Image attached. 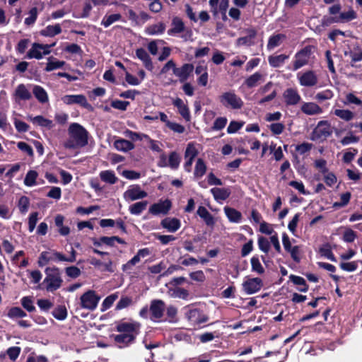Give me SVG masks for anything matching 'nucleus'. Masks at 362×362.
Masks as SVG:
<instances>
[{"label": "nucleus", "instance_id": "obj_4", "mask_svg": "<svg viewBox=\"0 0 362 362\" xmlns=\"http://www.w3.org/2000/svg\"><path fill=\"white\" fill-rule=\"evenodd\" d=\"M46 276L43 281L45 289L48 292H54L59 289L63 283L60 270L58 267H47L45 270Z\"/></svg>", "mask_w": 362, "mask_h": 362}, {"label": "nucleus", "instance_id": "obj_58", "mask_svg": "<svg viewBox=\"0 0 362 362\" xmlns=\"http://www.w3.org/2000/svg\"><path fill=\"white\" fill-rule=\"evenodd\" d=\"M66 274L72 279L78 278L81 274V269L76 266H70L65 268Z\"/></svg>", "mask_w": 362, "mask_h": 362}, {"label": "nucleus", "instance_id": "obj_62", "mask_svg": "<svg viewBox=\"0 0 362 362\" xmlns=\"http://www.w3.org/2000/svg\"><path fill=\"white\" fill-rule=\"evenodd\" d=\"M21 351V347L11 346L7 349L6 354L11 361H15L17 359V358L19 356Z\"/></svg>", "mask_w": 362, "mask_h": 362}, {"label": "nucleus", "instance_id": "obj_8", "mask_svg": "<svg viewBox=\"0 0 362 362\" xmlns=\"http://www.w3.org/2000/svg\"><path fill=\"white\" fill-rule=\"evenodd\" d=\"M185 315L187 320L194 326L199 327L209 320L208 315L203 310L196 308H189Z\"/></svg>", "mask_w": 362, "mask_h": 362}, {"label": "nucleus", "instance_id": "obj_22", "mask_svg": "<svg viewBox=\"0 0 362 362\" xmlns=\"http://www.w3.org/2000/svg\"><path fill=\"white\" fill-rule=\"evenodd\" d=\"M173 104L177 108L179 114L187 122H189L191 119L189 109L187 105L184 104L182 100L180 98H177L173 100Z\"/></svg>", "mask_w": 362, "mask_h": 362}, {"label": "nucleus", "instance_id": "obj_16", "mask_svg": "<svg viewBox=\"0 0 362 362\" xmlns=\"http://www.w3.org/2000/svg\"><path fill=\"white\" fill-rule=\"evenodd\" d=\"M284 103L287 106L296 105L301 100V97L296 88H288L283 93Z\"/></svg>", "mask_w": 362, "mask_h": 362}, {"label": "nucleus", "instance_id": "obj_23", "mask_svg": "<svg viewBox=\"0 0 362 362\" xmlns=\"http://www.w3.org/2000/svg\"><path fill=\"white\" fill-rule=\"evenodd\" d=\"M136 56L142 61L145 68L149 71L153 69V62L145 49L141 47L136 49Z\"/></svg>", "mask_w": 362, "mask_h": 362}, {"label": "nucleus", "instance_id": "obj_6", "mask_svg": "<svg viewBox=\"0 0 362 362\" xmlns=\"http://www.w3.org/2000/svg\"><path fill=\"white\" fill-rule=\"evenodd\" d=\"M219 101L224 107L234 110L240 109L244 105L243 100L232 91L223 93L219 97Z\"/></svg>", "mask_w": 362, "mask_h": 362}, {"label": "nucleus", "instance_id": "obj_3", "mask_svg": "<svg viewBox=\"0 0 362 362\" xmlns=\"http://www.w3.org/2000/svg\"><path fill=\"white\" fill-rule=\"evenodd\" d=\"M341 6L339 4H334L329 8V13L332 16H325L322 18V25H329L332 23H340L349 22L357 18L356 13L353 10L350 9L346 12H340Z\"/></svg>", "mask_w": 362, "mask_h": 362}, {"label": "nucleus", "instance_id": "obj_7", "mask_svg": "<svg viewBox=\"0 0 362 362\" xmlns=\"http://www.w3.org/2000/svg\"><path fill=\"white\" fill-rule=\"evenodd\" d=\"M313 47L307 45L296 52L295 60L293 64V69L296 71L305 65L308 64L310 55L312 54Z\"/></svg>", "mask_w": 362, "mask_h": 362}, {"label": "nucleus", "instance_id": "obj_26", "mask_svg": "<svg viewBox=\"0 0 362 362\" xmlns=\"http://www.w3.org/2000/svg\"><path fill=\"white\" fill-rule=\"evenodd\" d=\"M198 216L202 218L208 226H214L215 220L214 216L209 212L206 207L199 206L197 211Z\"/></svg>", "mask_w": 362, "mask_h": 362}, {"label": "nucleus", "instance_id": "obj_39", "mask_svg": "<svg viewBox=\"0 0 362 362\" xmlns=\"http://www.w3.org/2000/svg\"><path fill=\"white\" fill-rule=\"evenodd\" d=\"M168 166L173 170H177L181 162V157L176 151H172L168 156Z\"/></svg>", "mask_w": 362, "mask_h": 362}, {"label": "nucleus", "instance_id": "obj_25", "mask_svg": "<svg viewBox=\"0 0 362 362\" xmlns=\"http://www.w3.org/2000/svg\"><path fill=\"white\" fill-rule=\"evenodd\" d=\"M172 26L173 28L168 30V34L169 35H175L178 33H181L185 30V23L182 20L175 16L172 20Z\"/></svg>", "mask_w": 362, "mask_h": 362}, {"label": "nucleus", "instance_id": "obj_41", "mask_svg": "<svg viewBox=\"0 0 362 362\" xmlns=\"http://www.w3.org/2000/svg\"><path fill=\"white\" fill-rule=\"evenodd\" d=\"M54 318L58 320H64L67 317V310L65 305H57L52 312Z\"/></svg>", "mask_w": 362, "mask_h": 362}, {"label": "nucleus", "instance_id": "obj_33", "mask_svg": "<svg viewBox=\"0 0 362 362\" xmlns=\"http://www.w3.org/2000/svg\"><path fill=\"white\" fill-rule=\"evenodd\" d=\"M288 58V56L284 54L279 55H271L268 57V62L272 67L278 68L283 65Z\"/></svg>", "mask_w": 362, "mask_h": 362}, {"label": "nucleus", "instance_id": "obj_28", "mask_svg": "<svg viewBox=\"0 0 362 362\" xmlns=\"http://www.w3.org/2000/svg\"><path fill=\"white\" fill-rule=\"evenodd\" d=\"M114 146L117 150L123 152H127L134 148V144L132 141L122 138L115 141Z\"/></svg>", "mask_w": 362, "mask_h": 362}, {"label": "nucleus", "instance_id": "obj_47", "mask_svg": "<svg viewBox=\"0 0 362 362\" xmlns=\"http://www.w3.org/2000/svg\"><path fill=\"white\" fill-rule=\"evenodd\" d=\"M345 55H349L351 59V64L352 66H354V63L362 60V49L359 47H357L353 50H351L349 53L346 52Z\"/></svg>", "mask_w": 362, "mask_h": 362}, {"label": "nucleus", "instance_id": "obj_36", "mask_svg": "<svg viewBox=\"0 0 362 362\" xmlns=\"http://www.w3.org/2000/svg\"><path fill=\"white\" fill-rule=\"evenodd\" d=\"M263 76L261 73L257 71L255 74H252L249 77H247L245 81L244 84L248 88H252L257 86L259 81L262 80Z\"/></svg>", "mask_w": 362, "mask_h": 362}, {"label": "nucleus", "instance_id": "obj_13", "mask_svg": "<svg viewBox=\"0 0 362 362\" xmlns=\"http://www.w3.org/2000/svg\"><path fill=\"white\" fill-rule=\"evenodd\" d=\"M242 286L243 291L247 294L251 295L260 291L263 286V281L258 277L248 278L243 281Z\"/></svg>", "mask_w": 362, "mask_h": 362}, {"label": "nucleus", "instance_id": "obj_29", "mask_svg": "<svg viewBox=\"0 0 362 362\" xmlns=\"http://www.w3.org/2000/svg\"><path fill=\"white\" fill-rule=\"evenodd\" d=\"M289 279L293 284L299 286V287L297 288L298 291L305 293L308 291L309 286L303 277L291 274L289 276Z\"/></svg>", "mask_w": 362, "mask_h": 362}, {"label": "nucleus", "instance_id": "obj_56", "mask_svg": "<svg viewBox=\"0 0 362 362\" xmlns=\"http://www.w3.org/2000/svg\"><path fill=\"white\" fill-rule=\"evenodd\" d=\"M21 305L28 312L32 313L35 310V307L30 297L25 296L21 298Z\"/></svg>", "mask_w": 362, "mask_h": 362}, {"label": "nucleus", "instance_id": "obj_51", "mask_svg": "<svg viewBox=\"0 0 362 362\" xmlns=\"http://www.w3.org/2000/svg\"><path fill=\"white\" fill-rule=\"evenodd\" d=\"M321 255L332 262H337V259L333 254L331 247L329 244L325 245L323 247L320 248Z\"/></svg>", "mask_w": 362, "mask_h": 362}, {"label": "nucleus", "instance_id": "obj_60", "mask_svg": "<svg viewBox=\"0 0 362 362\" xmlns=\"http://www.w3.org/2000/svg\"><path fill=\"white\" fill-rule=\"evenodd\" d=\"M227 122L228 119L225 117H217L214 122L212 129L216 131L223 129L226 127Z\"/></svg>", "mask_w": 362, "mask_h": 362}, {"label": "nucleus", "instance_id": "obj_9", "mask_svg": "<svg viewBox=\"0 0 362 362\" xmlns=\"http://www.w3.org/2000/svg\"><path fill=\"white\" fill-rule=\"evenodd\" d=\"M165 309V304L163 300L159 299L151 300L149 307L151 320L153 322H160V319L163 316Z\"/></svg>", "mask_w": 362, "mask_h": 362}, {"label": "nucleus", "instance_id": "obj_48", "mask_svg": "<svg viewBox=\"0 0 362 362\" xmlns=\"http://www.w3.org/2000/svg\"><path fill=\"white\" fill-rule=\"evenodd\" d=\"M286 35L284 34H276L272 35L268 40L267 48L272 49L280 45V42L282 39H284Z\"/></svg>", "mask_w": 362, "mask_h": 362}, {"label": "nucleus", "instance_id": "obj_44", "mask_svg": "<svg viewBox=\"0 0 362 362\" xmlns=\"http://www.w3.org/2000/svg\"><path fill=\"white\" fill-rule=\"evenodd\" d=\"M250 263L252 272H255L258 274H262L264 273V268L260 263V261L257 256H253L250 259Z\"/></svg>", "mask_w": 362, "mask_h": 362}, {"label": "nucleus", "instance_id": "obj_43", "mask_svg": "<svg viewBox=\"0 0 362 362\" xmlns=\"http://www.w3.org/2000/svg\"><path fill=\"white\" fill-rule=\"evenodd\" d=\"M206 165L202 158H199L196 162L194 175L195 177H201L206 172Z\"/></svg>", "mask_w": 362, "mask_h": 362}, {"label": "nucleus", "instance_id": "obj_50", "mask_svg": "<svg viewBox=\"0 0 362 362\" xmlns=\"http://www.w3.org/2000/svg\"><path fill=\"white\" fill-rule=\"evenodd\" d=\"M199 151L196 148L194 144L192 142L189 143L187 146L185 152V158L189 159H194L198 155Z\"/></svg>", "mask_w": 362, "mask_h": 362}, {"label": "nucleus", "instance_id": "obj_30", "mask_svg": "<svg viewBox=\"0 0 362 362\" xmlns=\"http://www.w3.org/2000/svg\"><path fill=\"white\" fill-rule=\"evenodd\" d=\"M100 180L107 184L114 185L118 181V177L113 170H103L99 174Z\"/></svg>", "mask_w": 362, "mask_h": 362}, {"label": "nucleus", "instance_id": "obj_11", "mask_svg": "<svg viewBox=\"0 0 362 362\" xmlns=\"http://www.w3.org/2000/svg\"><path fill=\"white\" fill-rule=\"evenodd\" d=\"M332 134L330 124L327 120H320L312 133V139H320L322 136L327 138Z\"/></svg>", "mask_w": 362, "mask_h": 362}, {"label": "nucleus", "instance_id": "obj_63", "mask_svg": "<svg viewBox=\"0 0 362 362\" xmlns=\"http://www.w3.org/2000/svg\"><path fill=\"white\" fill-rule=\"evenodd\" d=\"M269 127L274 135H279L284 132L285 125L283 123L277 122L271 124Z\"/></svg>", "mask_w": 362, "mask_h": 362}, {"label": "nucleus", "instance_id": "obj_19", "mask_svg": "<svg viewBox=\"0 0 362 362\" xmlns=\"http://www.w3.org/2000/svg\"><path fill=\"white\" fill-rule=\"evenodd\" d=\"M194 69V67L192 64L186 63L180 68H175L174 74L177 76L180 81L182 83L189 78Z\"/></svg>", "mask_w": 362, "mask_h": 362}, {"label": "nucleus", "instance_id": "obj_45", "mask_svg": "<svg viewBox=\"0 0 362 362\" xmlns=\"http://www.w3.org/2000/svg\"><path fill=\"white\" fill-rule=\"evenodd\" d=\"M121 18L122 15L120 13H114L109 16L105 15L101 21V25L105 28H107L113 23L119 21Z\"/></svg>", "mask_w": 362, "mask_h": 362}, {"label": "nucleus", "instance_id": "obj_46", "mask_svg": "<svg viewBox=\"0 0 362 362\" xmlns=\"http://www.w3.org/2000/svg\"><path fill=\"white\" fill-rule=\"evenodd\" d=\"M32 121L34 124H37L40 127H47L48 129H51L54 126L52 120L45 118L42 115L35 116L33 117Z\"/></svg>", "mask_w": 362, "mask_h": 362}, {"label": "nucleus", "instance_id": "obj_64", "mask_svg": "<svg viewBox=\"0 0 362 362\" xmlns=\"http://www.w3.org/2000/svg\"><path fill=\"white\" fill-rule=\"evenodd\" d=\"M356 237V233L352 229L348 228L343 234V240L346 243H353Z\"/></svg>", "mask_w": 362, "mask_h": 362}, {"label": "nucleus", "instance_id": "obj_15", "mask_svg": "<svg viewBox=\"0 0 362 362\" xmlns=\"http://www.w3.org/2000/svg\"><path fill=\"white\" fill-rule=\"evenodd\" d=\"M151 254V250L148 247L142 248L138 250L137 253L126 264L122 267L123 272H127L132 269V267L136 265L141 261V258H144Z\"/></svg>", "mask_w": 362, "mask_h": 362}, {"label": "nucleus", "instance_id": "obj_35", "mask_svg": "<svg viewBox=\"0 0 362 362\" xmlns=\"http://www.w3.org/2000/svg\"><path fill=\"white\" fill-rule=\"evenodd\" d=\"M165 30V23L160 22L158 24L151 25L146 28L145 32L148 35H154L163 34Z\"/></svg>", "mask_w": 362, "mask_h": 362}, {"label": "nucleus", "instance_id": "obj_37", "mask_svg": "<svg viewBox=\"0 0 362 362\" xmlns=\"http://www.w3.org/2000/svg\"><path fill=\"white\" fill-rule=\"evenodd\" d=\"M16 97L21 100H28L32 97L31 93L26 88L25 86L23 83L19 84L15 90Z\"/></svg>", "mask_w": 362, "mask_h": 362}, {"label": "nucleus", "instance_id": "obj_24", "mask_svg": "<svg viewBox=\"0 0 362 362\" xmlns=\"http://www.w3.org/2000/svg\"><path fill=\"white\" fill-rule=\"evenodd\" d=\"M301 111L307 115H319L322 112V109L315 103H303L300 107Z\"/></svg>", "mask_w": 362, "mask_h": 362}, {"label": "nucleus", "instance_id": "obj_20", "mask_svg": "<svg viewBox=\"0 0 362 362\" xmlns=\"http://www.w3.org/2000/svg\"><path fill=\"white\" fill-rule=\"evenodd\" d=\"M299 83L305 87L314 86L317 83V76L313 71H307L298 77Z\"/></svg>", "mask_w": 362, "mask_h": 362}, {"label": "nucleus", "instance_id": "obj_54", "mask_svg": "<svg viewBox=\"0 0 362 362\" xmlns=\"http://www.w3.org/2000/svg\"><path fill=\"white\" fill-rule=\"evenodd\" d=\"M64 64H65V62H64V61H59V60L52 61V60H50V58H49V62H47L45 70V71L49 72L54 69L62 68Z\"/></svg>", "mask_w": 362, "mask_h": 362}, {"label": "nucleus", "instance_id": "obj_14", "mask_svg": "<svg viewBox=\"0 0 362 362\" xmlns=\"http://www.w3.org/2000/svg\"><path fill=\"white\" fill-rule=\"evenodd\" d=\"M148 195L147 192L142 190L140 185H133L124 192L123 197L126 200L134 201L139 199H144Z\"/></svg>", "mask_w": 362, "mask_h": 362}, {"label": "nucleus", "instance_id": "obj_59", "mask_svg": "<svg viewBox=\"0 0 362 362\" xmlns=\"http://www.w3.org/2000/svg\"><path fill=\"white\" fill-rule=\"evenodd\" d=\"M37 18V8L36 7H33L29 11V16L25 18V24L27 25H31L35 23Z\"/></svg>", "mask_w": 362, "mask_h": 362}, {"label": "nucleus", "instance_id": "obj_18", "mask_svg": "<svg viewBox=\"0 0 362 362\" xmlns=\"http://www.w3.org/2000/svg\"><path fill=\"white\" fill-rule=\"evenodd\" d=\"M57 254L62 253L56 250L42 252L38 257V266L40 267H42L47 264L49 262H61L60 259L57 257Z\"/></svg>", "mask_w": 362, "mask_h": 362}, {"label": "nucleus", "instance_id": "obj_31", "mask_svg": "<svg viewBox=\"0 0 362 362\" xmlns=\"http://www.w3.org/2000/svg\"><path fill=\"white\" fill-rule=\"evenodd\" d=\"M210 191L216 201L226 200L230 195V191L226 188L214 187L211 189Z\"/></svg>", "mask_w": 362, "mask_h": 362}, {"label": "nucleus", "instance_id": "obj_55", "mask_svg": "<svg viewBox=\"0 0 362 362\" xmlns=\"http://www.w3.org/2000/svg\"><path fill=\"white\" fill-rule=\"evenodd\" d=\"M333 95H334L333 92L329 89H327L323 91L317 93L315 95V98L317 101L322 102L324 100L331 99L333 97Z\"/></svg>", "mask_w": 362, "mask_h": 362}, {"label": "nucleus", "instance_id": "obj_32", "mask_svg": "<svg viewBox=\"0 0 362 362\" xmlns=\"http://www.w3.org/2000/svg\"><path fill=\"white\" fill-rule=\"evenodd\" d=\"M62 33V28L59 24L54 25H49L45 28L40 30V34L45 37H54Z\"/></svg>", "mask_w": 362, "mask_h": 362}, {"label": "nucleus", "instance_id": "obj_42", "mask_svg": "<svg viewBox=\"0 0 362 362\" xmlns=\"http://www.w3.org/2000/svg\"><path fill=\"white\" fill-rule=\"evenodd\" d=\"M147 204L146 201L136 202L129 206V212L133 215H139L146 209Z\"/></svg>", "mask_w": 362, "mask_h": 362}, {"label": "nucleus", "instance_id": "obj_5", "mask_svg": "<svg viewBox=\"0 0 362 362\" xmlns=\"http://www.w3.org/2000/svg\"><path fill=\"white\" fill-rule=\"evenodd\" d=\"M100 297L94 290H88L80 297V306L81 308L93 311L96 309Z\"/></svg>", "mask_w": 362, "mask_h": 362}, {"label": "nucleus", "instance_id": "obj_34", "mask_svg": "<svg viewBox=\"0 0 362 362\" xmlns=\"http://www.w3.org/2000/svg\"><path fill=\"white\" fill-rule=\"evenodd\" d=\"M33 93L37 100L41 103H45L48 101V95L46 90L40 86H35Z\"/></svg>", "mask_w": 362, "mask_h": 362}, {"label": "nucleus", "instance_id": "obj_27", "mask_svg": "<svg viewBox=\"0 0 362 362\" xmlns=\"http://www.w3.org/2000/svg\"><path fill=\"white\" fill-rule=\"evenodd\" d=\"M224 212L230 222L239 223L242 220V214L234 208L225 206Z\"/></svg>", "mask_w": 362, "mask_h": 362}, {"label": "nucleus", "instance_id": "obj_53", "mask_svg": "<svg viewBox=\"0 0 362 362\" xmlns=\"http://www.w3.org/2000/svg\"><path fill=\"white\" fill-rule=\"evenodd\" d=\"M117 298V294H111L108 296H107L102 305H101V310L102 311H105L107 309H109L114 303V302L115 301V300Z\"/></svg>", "mask_w": 362, "mask_h": 362}, {"label": "nucleus", "instance_id": "obj_21", "mask_svg": "<svg viewBox=\"0 0 362 362\" xmlns=\"http://www.w3.org/2000/svg\"><path fill=\"white\" fill-rule=\"evenodd\" d=\"M160 226L168 232L175 233L180 229L181 221L177 218L166 217L161 221Z\"/></svg>", "mask_w": 362, "mask_h": 362}, {"label": "nucleus", "instance_id": "obj_2", "mask_svg": "<svg viewBox=\"0 0 362 362\" xmlns=\"http://www.w3.org/2000/svg\"><path fill=\"white\" fill-rule=\"evenodd\" d=\"M69 139L64 143L66 149L82 148L88 144V132L81 124L74 122L68 128Z\"/></svg>", "mask_w": 362, "mask_h": 362}, {"label": "nucleus", "instance_id": "obj_61", "mask_svg": "<svg viewBox=\"0 0 362 362\" xmlns=\"http://www.w3.org/2000/svg\"><path fill=\"white\" fill-rule=\"evenodd\" d=\"M339 267L344 271L351 272L357 269L358 262L356 261L349 262H341Z\"/></svg>", "mask_w": 362, "mask_h": 362}, {"label": "nucleus", "instance_id": "obj_17", "mask_svg": "<svg viewBox=\"0 0 362 362\" xmlns=\"http://www.w3.org/2000/svg\"><path fill=\"white\" fill-rule=\"evenodd\" d=\"M93 243L94 246L100 247L102 245V244H105L110 247H114L115 243L117 242L122 245H126L127 243L125 240L118 236H101L98 239L94 238L92 239Z\"/></svg>", "mask_w": 362, "mask_h": 362}, {"label": "nucleus", "instance_id": "obj_38", "mask_svg": "<svg viewBox=\"0 0 362 362\" xmlns=\"http://www.w3.org/2000/svg\"><path fill=\"white\" fill-rule=\"evenodd\" d=\"M40 44L37 42H35L33 44L31 49L27 52L25 56L28 59H40L43 57L42 53L40 51Z\"/></svg>", "mask_w": 362, "mask_h": 362}, {"label": "nucleus", "instance_id": "obj_10", "mask_svg": "<svg viewBox=\"0 0 362 362\" xmlns=\"http://www.w3.org/2000/svg\"><path fill=\"white\" fill-rule=\"evenodd\" d=\"M62 100L66 105L78 104L89 111L93 110V106L87 101L84 95H66L62 97Z\"/></svg>", "mask_w": 362, "mask_h": 362}, {"label": "nucleus", "instance_id": "obj_12", "mask_svg": "<svg viewBox=\"0 0 362 362\" xmlns=\"http://www.w3.org/2000/svg\"><path fill=\"white\" fill-rule=\"evenodd\" d=\"M172 208V202L169 199L159 200L158 202L153 204L148 211L153 215L168 214Z\"/></svg>", "mask_w": 362, "mask_h": 362}, {"label": "nucleus", "instance_id": "obj_57", "mask_svg": "<svg viewBox=\"0 0 362 362\" xmlns=\"http://www.w3.org/2000/svg\"><path fill=\"white\" fill-rule=\"evenodd\" d=\"M258 247L260 250L264 252V253H268L270 249V243L269 240L264 236H259L258 238Z\"/></svg>", "mask_w": 362, "mask_h": 362}, {"label": "nucleus", "instance_id": "obj_52", "mask_svg": "<svg viewBox=\"0 0 362 362\" xmlns=\"http://www.w3.org/2000/svg\"><path fill=\"white\" fill-rule=\"evenodd\" d=\"M30 206V199L26 196H22L20 197L18 203V207L21 214H25Z\"/></svg>", "mask_w": 362, "mask_h": 362}, {"label": "nucleus", "instance_id": "obj_49", "mask_svg": "<svg viewBox=\"0 0 362 362\" xmlns=\"http://www.w3.org/2000/svg\"><path fill=\"white\" fill-rule=\"evenodd\" d=\"M37 173L35 170H29L24 179V184L26 186L32 187L36 185V179L37 177Z\"/></svg>", "mask_w": 362, "mask_h": 362}, {"label": "nucleus", "instance_id": "obj_1", "mask_svg": "<svg viewBox=\"0 0 362 362\" xmlns=\"http://www.w3.org/2000/svg\"><path fill=\"white\" fill-rule=\"evenodd\" d=\"M141 327V323L137 321L116 322L115 329L119 334H112L111 338L118 348H127L136 342L137 336L140 334Z\"/></svg>", "mask_w": 362, "mask_h": 362}, {"label": "nucleus", "instance_id": "obj_40", "mask_svg": "<svg viewBox=\"0 0 362 362\" xmlns=\"http://www.w3.org/2000/svg\"><path fill=\"white\" fill-rule=\"evenodd\" d=\"M334 115L339 117L340 119L349 122L354 118L355 114L349 110L336 109L334 111Z\"/></svg>", "mask_w": 362, "mask_h": 362}]
</instances>
